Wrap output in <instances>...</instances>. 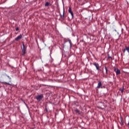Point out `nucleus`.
<instances>
[{
  "mask_svg": "<svg viewBox=\"0 0 129 129\" xmlns=\"http://www.w3.org/2000/svg\"><path fill=\"white\" fill-rule=\"evenodd\" d=\"M22 38H23V35H20L19 36H18L17 37H16L15 39V41H19V40H21V39H22Z\"/></svg>",
  "mask_w": 129,
  "mask_h": 129,
  "instance_id": "nucleus-5",
  "label": "nucleus"
},
{
  "mask_svg": "<svg viewBox=\"0 0 129 129\" xmlns=\"http://www.w3.org/2000/svg\"><path fill=\"white\" fill-rule=\"evenodd\" d=\"M121 122H120V123L121 124V125H123V120H122V118L120 119Z\"/></svg>",
  "mask_w": 129,
  "mask_h": 129,
  "instance_id": "nucleus-11",
  "label": "nucleus"
},
{
  "mask_svg": "<svg viewBox=\"0 0 129 129\" xmlns=\"http://www.w3.org/2000/svg\"><path fill=\"white\" fill-rule=\"evenodd\" d=\"M26 53H27V51H22V56H24Z\"/></svg>",
  "mask_w": 129,
  "mask_h": 129,
  "instance_id": "nucleus-10",
  "label": "nucleus"
},
{
  "mask_svg": "<svg viewBox=\"0 0 129 129\" xmlns=\"http://www.w3.org/2000/svg\"><path fill=\"white\" fill-rule=\"evenodd\" d=\"M116 75H119L120 74V70L117 69V71L115 72Z\"/></svg>",
  "mask_w": 129,
  "mask_h": 129,
  "instance_id": "nucleus-8",
  "label": "nucleus"
},
{
  "mask_svg": "<svg viewBox=\"0 0 129 129\" xmlns=\"http://www.w3.org/2000/svg\"><path fill=\"white\" fill-rule=\"evenodd\" d=\"M120 91H121V93H123V87L122 88L119 89Z\"/></svg>",
  "mask_w": 129,
  "mask_h": 129,
  "instance_id": "nucleus-12",
  "label": "nucleus"
},
{
  "mask_svg": "<svg viewBox=\"0 0 129 129\" xmlns=\"http://www.w3.org/2000/svg\"><path fill=\"white\" fill-rule=\"evenodd\" d=\"M8 78H10V77L9 76H8Z\"/></svg>",
  "mask_w": 129,
  "mask_h": 129,
  "instance_id": "nucleus-20",
  "label": "nucleus"
},
{
  "mask_svg": "<svg viewBox=\"0 0 129 129\" xmlns=\"http://www.w3.org/2000/svg\"><path fill=\"white\" fill-rule=\"evenodd\" d=\"M105 68L106 69V72H107V69H106V67H105Z\"/></svg>",
  "mask_w": 129,
  "mask_h": 129,
  "instance_id": "nucleus-18",
  "label": "nucleus"
},
{
  "mask_svg": "<svg viewBox=\"0 0 129 129\" xmlns=\"http://www.w3.org/2000/svg\"><path fill=\"white\" fill-rule=\"evenodd\" d=\"M43 97H44V96L43 95V94L38 95L36 97V99H37V100H38V101H40V100H42V99H43Z\"/></svg>",
  "mask_w": 129,
  "mask_h": 129,
  "instance_id": "nucleus-1",
  "label": "nucleus"
},
{
  "mask_svg": "<svg viewBox=\"0 0 129 129\" xmlns=\"http://www.w3.org/2000/svg\"><path fill=\"white\" fill-rule=\"evenodd\" d=\"M108 59H111V56H109L108 57Z\"/></svg>",
  "mask_w": 129,
  "mask_h": 129,
  "instance_id": "nucleus-17",
  "label": "nucleus"
},
{
  "mask_svg": "<svg viewBox=\"0 0 129 129\" xmlns=\"http://www.w3.org/2000/svg\"><path fill=\"white\" fill-rule=\"evenodd\" d=\"M42 86H46V85H42Z\"/></svg>",
  "mask_w": 129,
  "mask_h": 129,
  "instance_id": "nucleus-19",
  "label": "nucleus"
},
{
  "mask_svg": "<svg viewBox=\"0 0 129 129\" xmlns=\"http://www.w3.org/2000/svg\"><path fill=\"white\" fill-rule=\"evenodd\" d=\"M19 30V27H17L16 29V31H18Z\"/></svg>",
  "mask_w": 129,
  "mask_h": 129,
  "instance_id": "nucleus-16",
  "label": "nucleus"
},
{
  "mask_svg": "<svg viewBox=\"0 0 129 129\" xmlns=\"http://www.w3.org/2000/svg\"><path fill=\"white\" fill-rule=\"evenodd\" d=\"M94 65H96V64H94Z\"/></svg>",
  "mask_w": 129,
  "mask_h": 129,
  "instance_id": "nucleus-22",
  "label": "nucleus"
},
{
  "mask_svg": "<svg viewBox=\"0 0 129 129\" xmlns=\"http://www.w3.org/2000/svg\"><path fill=\"white\" fill-rule=\"evenodd\" d=\"M97 88H103V87H102V83H101V81H99L97 85Z\"/></svg>",
  "mask_w": 129,
  "mask_h": 129,
  "instance_id": "nucleus-4",
  "label": "nucleus"
},
{
  "mask_svg": "<svg viewBox=\"0 0 129 129\" xmlns=\"http://www.w3.org/2000/svg\"><path fill=\"white\" fill-rule=\"evenodd\" d=\"M117 69H116V68H114V71L115 72H116V71H117Z\"/></svg>",
  "mask_w": 129,
  "mask_h": 129,
  "instance_id": "nucleus-15",
  "label": "nucleus"
},
{
  "mask_svg": "<svg viewBox=\"0 0 129 129\" xmlns=\"http://www.w3.org/2000/svg\"><path fill=\"white\" fill-rule=\"evenodd\" d=\"M59 16H60L61 20H65V18L66 17V16H65V11H64V9L63 10L62 15L61 14H59Z\"/></svg>",
  "mask_w": 129,
  "mask_h": 129,
  "instance_id": "nucleus-2",
  "label": "nucleus"
},
{
  "mask_svg": "<svg viewBox=\"0 0 129 129\" xmlns=\"http://www.w3.org/2000/svg\"><path fill=\"white\" fill-rule=\"evenodd\" d=\"M49 6H51V4L49 2H46L45 4V7H49Z\"/></svg>",
  "mask_w": 129,
  "mask_h": 129,
  "instance_id": "nucleus-9",
  "label": "nucleus"
},
{
  "mask_svg": "<svg viewBox=\"0 0 129 129\" xmlns=\"http://www.w3.org/2000/svg\"><path fill=\"white\" fill-rule=\"evenodd\" d=\"M128 125L129 126V122L128 123Z\"/></svg>",
  "mask_w": 129,
  "mask_h": 129,
  "instance_id": "nucleus-21",
  "label": "nucleus"
},
{
  "mask_svg": "<svg viewBox=\"0 0 129 129\" xmlns=\"http://www.w3.org/2000/svg\"><path fill=\"white\" fill-rule=\"evenodd\" d=\"M96 68L97 70H99V65H95Z\"/></svg>",
  "mask_w": 129,
  "mask_h": 129,
  "instance_id": "nucleus-13",
  "label": "nucleus"
},
{
  "mask_svg": "<svg viewBox=\"0 0 129 129\" xmlns=\"http://www.w3.org/2000/svg\"><path fill=\"white\" fill-rule=\"evenodd\" d=\"M22 46V51H27V47L25 46V44L24 43H23Z\"/></svg>",
  "mask_w": 129,
  "mask_h": 129,
  "instance_id": "nucleus-7",
  "label": "nucleus"
},
{
  "mask_svg": "<svg viewBox=\"0 0 129 129\" xmlns=\"http://www.w3.org/2000/svg\"><path fill=\"white\" fill-rule=\"evenodd\" d=\"M75 111L77 114H81L82 113V112L77 109H75Z\"/></svg>",
  "mask_w": 129,
  "mask_h": 129,
  "instance_id": "nucleus-6",
  "label": "nucleus"
},
{
  "mask_svg": "<svg viewBox=\"0 0 129 129\" xmlns=\"http://www.w3.org/2000/svg\"><path fill=\"white\" fill-rule=\"evenodd\" d=\"M4 83H5V84H8V85H12V84H10V83H9L5 82Z\"/></svg>",
  "mask_w": 129,
  "mask_h": 129,
  "instance_id": "nucleus-14",
  "label": "nucleus"
},
{
  "mask_svg": "<svg viewBox=\"0 0 129 129\" xmlns=\"http://www.w3.org/2000/svg\"><path fill=\"white\" fill-rule=\"evenodd\" d=\"M69 13L70 14H71V15L72 16V19H73V18L74 17V14L73 13V12H72V9H71V7H69Z\"/></svg>",
  "mask_w": 129,
  "mask_h": 129,
  "instance_id": "nucleus-3",
  "label": "nucleus"
}]
</instances>
